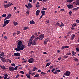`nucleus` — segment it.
<instances>
[{
    "label": "nucleus",
    "instance_id": "nucleus-22",
    "mask_svg": "<svg viewBox=\"0 0 79 79\" xmlns=\"http://www.w3.org/2000/svg\"><path fill=\"white\" fill-rule=\"evenodd\" d=\"M13 23H14V25L15 26L18 25V23L17 22H14Z\"/></svg>",
    "mask_w": 79,
    "mask_h": 79
},
{
    "label": "nucleus",
    "instance_id": "nucleus-14",
    "mask_svg": "<svg viewBox=\"0 0 79 79\" xmlns=\"http://www.w3.org/2000/svg\"><path fill=\"white\" fill-rule=\"evenodd\" d=\"M3 6L5 7V8H8L9 7V4H4Z\"/></svg>",
    "mask_w": 79,
    "mask_h": 79
},
{
    "label": "nucleus",
    "instance_id": "nucleus-33",
    "mask_svg": "<svg viewBox=\"0 0 79 79\" xmlns=\"http://www.w3.org/2000/svg\"><path fill=\"white\" fill-rule=\"evenodd\" d=\"M75 35H73V36L72 37V38H71V40H73L75 38Z\"/></svg>",
    "mask_w": 79,
    "mask_h": 79
},
{
    "label": "nucleus",
    "instance_id": "nucleus-40",
    "mask_svg": "<svg viewBox=\"0 0 79 79\" xmlns=\"http://www.w3.org/2000/svg\"><path fill=\"white\" fill-rule=\"evenodd\" d=\"M6 25V23H5V22H4V24L2 25V27H5Z\"/></svg>",
    "mask_w": 79,
    "mask_h": 79
},
{
    "label": "nucleus",
    "instance_id": "nucleus-48",
    "mask_svg": "<svg viewBox=\"0 0 79 79\" xmlns=\"http://www.w3.org/2000/svg\"><path fill=\"white\" fill-rule=\"evenodd\" d=\"M7 60H8V61L9 62V63H11V60L10 59H8Z\"/></svg>",
    "mask_w": 79,
    "mask_h": 79
},
{
    "label": "nucleus",
    "instance_id": "nucleus-16",
    "mask_svg": "<svg viewBox=\"0 0 79 79\" xmlns=\"http://www.w3.org/2000/svg\"><path fill=\"white\" fill-rule=\"evenodd\" d=\"M76 5L78 6L79 5V0H76L75 2Z\"/></svg>",
    "mask_w": 79,
    "mask_h": 79
},
{
    "label": "nucleus",
    "instance_id": "nucleus-54",
    "mask_svg": "<svg viewBox=\"0 0 79 79\" xmlns=\"http://www.w3.org/2000/svg\"><path fill=\"white\" fill-rule=\"evenodd\" d=\"M47 1V0H43L42 2L43 3H44V2H46Z\"/></svg>",
    "mask_w": 79,
    "mask_h": 79
},
{
    "label": "nucleus",
    "instance_id": "nucleus-2",
    "mask_svg": "<svg viewBox=\"0 0 79 79\" xmlns=\"http://www.w3.org/2000/svg\"><path fill=\"white\" fill-rule=\"evenodd\" d=\"M45 35L43 34H42L40 35L39 37H37L35 38V39H39L40 40H41L42 39H44V37Z\"/></svg>",
    "mask_w": 79,
    "mask_h": 79
},
{
    "label": "nucleus",
    "instance_id": "nucleus-57",
    "mask_svg": "<svg viewBox=\"0 0 79 79\" xmlns=\"http://www.w3.org/2000/svg\"><path fill=\"white\" fill-rule=\"evenodd\" d=\"M33 40V39L32 38H31V39L30 40H29L31 41L32 42H33V41H32Z\"/></svg>",
    "mask_w": 79,
    "mask_h": 79
},
{
    "label": "nucleus",
    "instance_id": "nucleus-47",
    "mask_svg": "<svg viewBox=\"0 0 79 79\" xmlns=\"http://www.w3.org/2000/svg\"><path fill=\"white\" fill-rule=\"evenodd\" d=\"M65 48V46H62V48H61V49L62 50H63Z\"/></svg>",
    "mask_w": 79,
    "mask_h": 79
},
{
    "label": "nucleus",
    "instance_id": "nucleus-45",
    "mask_svg": "<svg viewBox=\"0 0 79 79\" xmlns=\"http://www.w3.org/2000/svg\"><path fill=\"white\" fill-rule=\"evenodd\" d=\"M56 71L57 73H59V72H61V70H59V69L57 70H56Z\"/></svg>",
    "mask_w": 79,
    "mask_h": 79
},
{
    "label": "nucleus",
    "instance_id": "nucleus-4",
    "mask_svg": "<svg viewBox=\"0 0 79 79\" xmlns=\"http://www.w3.org/2000/svg\"><path fill=\"white\" fill-rule=\"evenodd\" d=\"M70 74V72H69V71H66L65 73H64V76L66 75L67 76H69Z\"/></svg>",
    "mask_w": 79,
    "mask_h": 79
},
{
    "label": "nucleus",
    "instance_id": "nucleus-34",
    "mask_svg": "<svg viewBox=\"0 0 79 79\" xmlns=\"http://www.w3.org/2000/svg\"><path fill=\"white\" fill-rule=\"evenodd\" d=\"M41 74H42V75H44L46 74L45 72H42L41 73Z\"/></svg>",
    "mask_w": 79,
    "mask_h": 79
},
{
    "label": "nucleus",
    "instance_id": "nucleus-58",
    "mask_svg": "<svg viewBox=\"0 0 79 79\" xmlns=\"http://www.w3.org/2000/svg\"><path fill=\"white\" fill-rule=\"evenodd\" d=\"M76 22L77 23H79V20H78V19L77 20Z\"/></svg>",
    "mask_w": 79,
    "mask_h": 79
},
{
    "label": "nucleus",
    "instance_id": "nucleus-25",
    "mask_svg": "<svg viewBox=\"0 0 79 79\" xmlns=\"http://www.w3.org/2000/svg\"><path fill=\"white\" fill-rule=\"evenodd\" d=\"M73 1V0H67V2L69 3H72V2Z\"/></svg>",
    "mask_w": 79,
    "mask_h": 79
},
{
    "label": "nucleus",
    "instance_id": "nucleus-5",
    "mask_svg": "<svg viewBox=\"0 0 79 79\" xmlns=\"http://www.w3.org/2000/svg\"><path fill=\"white\" fill-rule=\"evenodd\" d=\"M14 56H20V54L19 52H15L14 53Z\"/></svg>",
    "mask_w": 79,
    "mask_h": 79
},
{
    "label": "nucleus",
    "instance_id": "nucleus-3",
    "mask_svg": "<svg viewBox=\"0 0 79 79\" xmlns=\"http://www.w3.org/2000/svg\"><path fill=\"white\" fill-rule=\"evenodd\" d=\"M37 39H36V38H35V40H33V42H32V46H34L35 45H36L37 42H36V41L37 40Z\"/></svg>",
    "mask_w": 79,
    "mask_h": 79
},
{
    "label": "nucleus",
    "instance_id": "nucleus-11",
    "mask_svg": "<svg viewBox=\"0 0 79 79\" xmlns=\"http://www.w3.org/2000/svg\"><path fill=\"white\" fill-rule=\"evenodd\" d=\"M9 71H14V68L11 67H9Z\"/></svg>",
    "mask_w": 79,
    "mask_h": 79
},
{
    "label": "nucleus",
    "instance_id": "nucleus-38",
    "mask_svg": "<svg viewBox=\"0 0 79 79\" xmlns=\"http://www.w3.org/2000/svg\"><path fill=\"white\" fill-rule=\"evenodd\" d=\"M36 70H37V68L35 67L34 68H33V71H35Z\"/></svg>",
    "mask_w": 79,
    "mask_h": 79
},
{
    "label": "nucleus",
    "instance_id": "nucleus-39",
    "mask_svg": "<svg viewBox=\"0 0 79 79\" xmlns=\"http://www.w3.org/2000/svg\"><path fill=\"white\" fill-rule=\"evenodd\" d=\"M74 60H75V61H78V59H77V58H76L75 59H73Z\"/></svg>",
    "mask_w": 79,
    "mask_h": 79
},
{
    "label": "nucleus",
    "instance_id": "nucleus-41",
    "mask_svg": "<svg viewBox=\"0 0 79 79\" xmlns=\"http://www.w3.org/2000/svg\"><path fill=\"white\" fill-rule=\"evenodd\" d=\"M19 73L23 74H24V71H20L19 72Z\"/></svg>",
    "mask_w": 79,
    "mask_h": 79
},
{
    "label": "nucleus",
    "instance_id": "nucleus-12",
    "mask_svg": "<svg viewBox=\"0 0 79 79\" xmlns=\"http://www.w3.org/2000/svg\"><path fill=\"white\" fill-rule=\"evenodd\" d=\"M32 44V42L31 41L29 40V41L28 43V46H29V47L31 46V44Z\"/></svg>",
    "mask_w": 79,
    "mask_h": 79
},
{
    "label": "nucleus",
    "instance_id": "nucleus-18",
    "mask_svg": "<svg viewBox=\"0 0 79 79\" xmlns=\"http://www.w3.org/2000/svg\"><path fill=\"white\" fill-rule=\"evenodd\" d=\"M30 24H35V22L34 21V20H32L30 22Z\"/></svg>",
    "mask_w": 79,
    "mask_h": 79
},
{
    "label": "nucleus",
    "instance_id": "nucleus-51",
    "mask_svg": "<svg viewBox=\"0 0 79 79\" xmlns=\"http://www.w3.org/2000/svg\"><path fill=\"white\" fill-rule=\"evenodd\" d=\"M11 65L12 66H15V64L14 63V64H11Z\"/></svg>",
    "mask_w": 79,
    "mask_h": 79
},
{
    "label": "nucleus",
    "instance_id": "nucleus-26",
    "mask_svg": "<svg viewBox=\"0 0 79 79\" xmlns=\"http://www.w3.org/2000/svg\"><path fill=\"white\" fill-rule=\"evenodd\" d=\"M29 29V27H24L23 29L24 31H25L27 30V29Z\"/></svg>",
    "mask_w": 79,
    "mask_h": 79
},
{
    "label": "nucleus",
    "instance_id": "nucleus-62",
    "mask_svg": "<svg viewBox=\"0 0 79 79\" xmlns=\"http://www.w3.org/2000/svg\"><path fill=\"white\" fill-rule=\"evenodd\" d=\"M43 53L44 54H47V53L46 52H43Z\"/></svg>",
    "mask_w": 79,
    "mask_h": 79
},
{
    "label": "nucleus",
    "instance_id": "nucleus-50",
    "mask_svg": "<svg viewBox=\"0 0 79 79\" xmlns=\"http://www.w3.org/2000/svg\"><path fill=\"white\" fill-rule=\"evenodd\" d=\"M69 46H68V45H67V46H65V48H69Z\"/></svg>",
    "mask_w": 79,
    "mask_h": 79
},
{
    "label": "nucleus",
    "instance_id": "nucleus-44",
    "mask_svg": "<svg viewBox=\"0 0 79 79\" xmlns=\"http://www.w3.org/2000/svg\"><path fill=\"white\" fill-rule=\"evenodd\" d=\"M53 65H52L51 66H50L49 67V68L50 69H52V68H53Z\"/></svg>",
    "mask_w": 79,
    "mask_h": 79
},
{
    "label": "nucleus",
    "instance_id": "nucleus-1",
    "mask_svg": "<svg viewBox=\"0 0 79 79\" xmlns=\"http://www.w3.org/2000/svg\"><path fill=\"white\" fill-rule=\"evenodd\" d=\"M17 47L15 48V50L16 52H19L21 50H23L24 48H26V46L22 43V42L20 40H19L17 45Z\"/></svg>",
    "mask_w": 79,
    "mask_h": 79
},
{
    "label": "nucleus",
    "instance_id": "nucleus-42",
    "mask_svg": "<svg viewBox=\"0 0 79 79\" xmlns=\"http://www.w3.org/2000/svg\"><path fill=\"white\" fill-rule=\"evenodd\" d=\"M47 9L46 8L43 7L42 10H47Z\"/></svg>",
    "mask_w": 79,
    "mask_h": 79
},
{
    "label": "nucleus",
    "instance_id": "nucleus-15",
    "mask_svg": "<svg viewBox=\"0 0 79 79\" xmlns=\"http://www.w3.org/2000/svg\"><path fill=\"white\" fill-rule=\"evenodd\" d=\"M10 20H5L4 22L5 23H6V25L10 23Z\"/></svg>",
    "mask_w": 79,
    "mask_h": 79
},
{
    "label": "nucleus",
    "instance_id": "nucleus-49",
    "mask_svg": "<svg viewBox=\"0 0 79 79\" xmlns=\"http://www.w3.org/2000/svg\"><path fill=\"white\" fill-rule=\"evenodd\" d=\"M69 14L70 15H71L72 14V11H69Z\"/></svg>",
    "mask_w": 79,
    "mask_h": 79
},
{
    "label": "nucleus",
    "instance_id": "nucleus-59",
    "mask_svg": "<svg viewBox=\"0 0 79 79\" xmlns=\"http://www.w3.org/2000/svg\"><path fill=\"white\" fill-rule=\"evenodd\" d=\"M20 33V32L19 31H17V35L19 34Z\"/></svg>",
    "mask_w": 79,
    "mask_h": 79
},
{
    "label": "nucleus",
    "instance_id": "nucleus-32",
    "mask_svg": "<svg viewBox=\"0 0 79 79\" xmlns=\"http://www.w3.org/2000/svg\"><path fill=\"white\" fill-rule=\"evenodd\" d=\"M39 77V74H36L34 76V77Z\"/></svg>",
    "mask_w": 79,
    "mask_h": 79
},
{
    "label": "nucleus",
    "instance_id": "nucleus-37",
    "mask_svg": "<svg viewBox=\"0 0 79 79\" xmlns=\"http://www.w3.org/2000/svg\"><path fill=\"white\" fill-rule=\"evenodd\" d=\"M71 53L70 52H69V53H67L66 54V55H69V56H70L71 55Z\"/></svg>",
    "mask_w": 79,
    "mask_h": 79
},
{
    "label": "nucleus",
    "instance_id": "nucleus-8",
    "mask_svg": "<svg viewBox=\"0 0 79 79\" xmlns=\"http://www.w3.org/2000/svg\"><path fill=\"white\" fill-rule=\"evenodd\" d=\"M0 67H1V68L3 70H5L6 69H8L7 68H6L4 66V65H3L2 66V65H0Z\"/></svg>",
    "mask_w": 79,
    "mask_h": 79
},
{
    "label": "nucleus",
    "instance_id": "nucleus-9",
    "mask_svg": "<svg viewBox=\"0 0 79 79\" xmlns=\"http://www.w3.org/2000/svg\"><path fill=\"white\" fill-rule=\"evenodd\" d=\"M67 6L69 9H72L73 8V6L71 4H68L67 5Z\"/></svg>",
    "mask_w": 79,
    "mask_h": 79
},
{
    "label": "nucleus",
    "instance_id": "nucleus-17",
    "mask_svg": "<svg viewBox=\"0 0 79 79\" xmlns=\"http://www.w3.org/2000/svg\"><path fill=\"white\" fill-rule=\"evenodd\" d=\"M45 11L44 10H41V13L42 14V15H45Z\"/></svg>",
    "mask_w": 79,
    "mask_h": 79
},
{
    "label": "nucleus",
    "instance_id": "nucleus-36",
    "mask_svg": "<svg viewBox=\"0 0 79 79\" xmlns=\"http://www.w3.org/2000/svg\"><path fill=\"white\" fill-rule=\"evenodd\" d=\"M45 40L46 41L47 43H48V42L49 41L48 38H47V39H45Z\"/></svg>",
    "mask_w": 79,
    "mask_h": 79
},
{
    "label": "nucleus",
    "instance_id": "nucleus-6",
    "mask_svg": "<svg viewBox=\"0 0 79 79\" xmlns=\"http://www.w3.org/2000/svg\"><path fill=\"white\" fill-rule=\"evenodd\" d=\"M33 60H34V59H33V58H30L29 59L28 62L29 63H33Z\"/></svg>",
    "mask_w": 79,
    "mask_h": 79
},
{
    "label": "nucleus",
    "instance_id": "nucleus-61",
    "mask_svg": "<svg viewBox=\"0 0 79 79\" xmlns=\"http://www.w3.org/2000/svg\"><path fill=\"white\" fill-rule=\"evenodd\" d=\"M35 2H36V0H34L33 2V3H35Z\"/></svg>",
    "mask_w": 79,
    "mask_h": 79
},
{
    "label": "nucleus",
    "instance_id": "nucleus-60",
    "mask_svg": "<svg viewBox=\"0 0 79 79\" xmlns=\"http://www.w3.org/2000/svg\"><path fill=\"white\" fill-rule=\"evenodd\" d=\"M60 11H64V9H60Z\"/></svg>",
    "mask_w": 79,
    "mask_h": 79
},
{
    "label": "nucleus",
    "instance_id": "nucleus-35",
    "mask_svg": "<svg viewBox=\"0 0 79 79\" xmlns=\"http://www.w3.org/2000/svg\"><path fill=\"white\" fill-rule=\"evenodd\" d=\"M2 17H3V18L5 17H6V14H3V15H2Z\"/></svg>",
    "mask_w": 79,
    "mask_h": 79
},
{
    "label": "nucleus",
    "instance_id": "nucleus-56",
    "mask_svg": "<svg viewBox=\"0 0 79 79\" xmlns=\"http://www.w3.org/2000/svg\"><path fill=\"white\" fill-rule=\"evenodd\" d=\"M44 44H47V42H46H46L45 41H44Z\"/></svg>",
    "mask_w": 79,
    "mask_h": 79
},
{
    "label": "nucleus",
    "instance_id": "nucleus-63",
    "mask_svg": "<svg viewBox=\"0 0 79 79\" xmlns=\"http://www.w3.org/2000/svg\"><path fill=\"white\" fill-rule=\"evenodd\" d=\"M55 69H52V72H54L55 71Z\"/></svg>",
    "mask_w": 79,
    "mask_h": 79
},
{
    "label": "nucleus",
    "instance_id": "nucleus-27",
    "mask_svg": "<svg viewBox=\"0 0 79 79\" xmlns=\"http://www.w3.org/2000/svg\"><path fill=\"white\" fill-rule=\"evenodd\" d=\"M21 66V65H18V66H16V67H15L14 68V69L15 70H16L17 68H18V66Z\"/></svg>",
    "mask_w": 79,
    "mask_h": 79
},
{
    "label": "nucleus",
    "instance_id": "nucleus-28",
    "mask_svg": "<svg viewBox=\"0 0 79 79\" xmlns=\"http://www.w3.org/2000/svg\"><path fill=\"white\" fill-rule=\"evenodd\" d=\"M61 25H60V27L61 28H62V26H64V25L63 24V23L62 22L61 23Z\"/></svg>",
    "mask_w": 79,
    "mask_h": 79
},
{
    "label": "nucleus",
    "instance_id": "nucleus-52",
    "mask_svg": "<svg viewBox=\"0 0 79 79\" xmlns=\"http://www.w3.org/2000/svg\"><path fill=\"white\" fill-rule=\"evenodd\" d=\"M2 61L4 63V62H6V60H2Z\"/></svg>",
    "mask_w": 79,
    "mask_h": 79
},
{
    "label": "nucleus",
    "instance_id": "nucleus-10",
    "mask_svg": "<svg viewBox=\"0 0 79 79\" xmlns=\"http://www.w3.org/2000/svg\"><path fill=\"white\" fill-rule=\"evenodd\" d=\"M40 13V10H37L35 13V15L36 16H38V15H39Z\"/></svg>",
    "mask_w": 79,
    "mask_h": 79
},
{
    "label": "nucleus",
    "instance_id": "nucleus-64",
    "mask_svg": "<svg viewBox=\"0 0 79 79\" xmlns=\"http://www.w3.org/2000/svg\"><path fill=\"white\" fill-rule=\"evenodd\" d=\"M4 38L6 39V40H7L8 39V37L6 36H5L4 37Z\"/></svg>",
    "mask_w": 79,
    "mask_h": 79
},
{
    "label": "nucleus",
    "instance_id": "nucleus-31",
    "mask_svg": "<svg viewBox=\"0 0 79 79\" xmlns=\"http://www.w3.org/2000/svg\"><path fill=\"white\" fill-rule=\"evenodd\" d=\"M35 6L37 8H39L40 6L39 4H35Z\"/></svg>",
    "mask_w": 79,
    "mask_h": 79
},
{
    "label": "nucleus",
    "instance_id": "nucleus-7",
    "mask_svg": "<svg viewBox=\"0 0 79 79\" xmlns=\"http://www.w3.org/2000/svg\"><path fill=\"white\" fill-rule=\"evenodd\" d=\"M11 16V14H9L7 15V16L5 18V19H4V20L5 21L6 20V19H9L10 18Z\"/></svg>",
    "mask_w": 79,
    "mask_h": 79
},
{
    "label": "nucleus",
    "instance_id": "nucleus-30",
    "mask_svg": "<svg viewBox=\"0 0 79 79\" xmlns=\"http://www.w3.org/2000/svg\"><path fill=\"white\" fill-rule=\"evenodd\" d=\"M26 76L28 78L30 79V75L29 74H26Z\"/></svg>",
    "mask_w": 79,
    "mask_h": 79
},
{
    "label": "nucleus",
    "instance_id": "nucleus-21",
    "mask_svg": "<svg viewBox=\"0 0 79 79\" xmlns=\"http://www.w3.org/2000/svg\"><path fill=\"white\" fill-rule=\"evenodd\" d=\"M60 24L59 23L57 22L56 23V24L55 25V26L57 27L58 26H60Z\"/></svg>",
    "mask_w": 79,
    "mask_h": 79
},
{
    "label": "nucleus",
    "instance_id": "nucleus-20",
    "mask_svg": "<svg viewBox=\"0 0 79 79\" xmlns=\"http://www.w3.org/2000/svg\"><path fill=\"white\" fill-rule=\"evenodd\" d=\"M28 6L29 7V8H32V5H31L30 2H29V3L28 4Z\"/></svg>",
    "mask_w": 79,
    "mask_h": 79
},
{
    "label": "nucleus",
    "instance_id": "nucleus-23",
    "mask_svg": "<svg viewBox=\"0 0 79 79\" xmlns=\"http://www.w3.org/2000/svg\"><path fill=\"white\" fill-rule=\"evenodd\" d=\"M0 56H2L3 57H4L5 56L4 55V52H2L1 54H0Z\"/></svg>",
    "mask_w": 79,
    "mask_h": 79
},
{
    "label": "nucleus",
    "instance_id": "nucleus-55",
    "mask_svg": "<svg viewBox=\"0 0 79 79\" xmlns=\"http://www.w3.org/2000/svg\"><path fill=\"white\" fill-rule=\"evenodd\" d=\"M76 50L78 52H79V49L78 48H76Z\"/></svg>",
    "mask_w": 79,
    "mask_h": 79
},
{
    "label": "nucleus",
    "instance_id": "nucleus-24",
    "mask_svg": "<svg viewBox=\"0 0 79 79\" xmlns=\"http://www.w3.org/2000/svg\"><path fill=\"white\" fill-rule=\"evenodd\" d=\"M51 62H49V63H47V64H46V67H47L49 65H50V64H51Z\"/></svg>",
    "mask_w": 79,
    "mask_h": 79
},
{
    "label": "nucleus",
    "instance_id": "nucleus-13",
    "mask_svg": "<svg viewBox=\"0 0 79 79\" xmlns=\"http://www.w3.org/2000/svg\"><path fill=\"white\" fill-rule=\"evenodd\" d=\"M5 77L4 79H10V78L9 77H7L8 75L7 74H6L5 75Z\"/></svg>",
    "mask_w": 79,
    "mask_h": 79
},
{
    "label": "nucleus",
    "instance_id": "nucleus-53",
    "mask_svg": "<svg viewBox=\"0 0 79 79\" xmlns=\"http://www.w3.org/2000/svg\"><path fill=\"white\" fill-rule=\"evenodd\" d=\"M19 76V74L17 75L16 77V78H18Z\"/></svg>",
    "mask_w": 79,
    "mask_h": 79
},
{
    "label": "nucleus",
    "instance_id": "nucleus-46",
    "mask_svg": "<svg viewBox=\"0 0 79 79\" xmlns=\"http://www.w3.org/2000/svg\"><path fill=\"white\" fill-rule=\"evenodd\" d=\"M76 26V24H73V25H72L73 27H75Z\"/></svg>",
    "mask_w": 79,
    "mask_h": 79
},
{
    "label": "nucleus",
    "instance_id": "nucleus-29",
    "mask_svg": "<svg viewBox=\"0 0 79 79\" xmlns=\"http://www.w3.org/2000/svg\"><path fill=\"white\" fill-rule=\"evenodd\" d=\"M72 54L73 55V56H75L76 55V52L73 51L72 52Z\"/></svg>",
    "mask_w": 79,
    "mask_h": 79
},
{
    "label": "nucleus",
    "instance_id": "nucleus-19",
    "mask_svg": "<svg viewBox=\"0 0 79 79\" xmlns=\"http://www.w3.org/2000/svg\"><path fill=\"white\" fill-rule=\"evenodd\" d=\"M79 9V7H77V8H75L73 9V11L77 10Z\"/></svg>",
    "mask_w": 79,
    "mask_h": 79
},
{
    "label": "nucleus",
    "instance_id": "nucleus-43",
    "mask_svg": "<svg viewBox=\"0 0 79 79\" xmlns=\"http://www.w3.org/2000/svg\"><path fill=\"white\" fill-rule=\"evenodd\" d=\"M68 56H68V55H67V56H64V59L66 58H68Z\"/></svg>",
    "mask_w": 79,
    "mask_h": 79
}]
</instances>
